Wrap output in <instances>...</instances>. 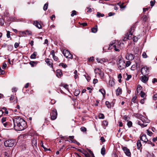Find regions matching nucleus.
Returning <instances> with one entry per match:
<instances>
[{
  "label": "nucleus",
  "instance_id": "obj_1",
  "mask_svg": "<svg viewBox=\"0 0 157 157\" xmlns=\"http://www.w3.org/2000/svg\"><path fill=\"white\" fill-rule=\"evenodd\" d=\"M13 128L17 131H22L26 127L25 121L20 117H16L13 119Z\"/></svg>",
  "mask_w": 157,
  "mask_h": 157
},
{
  "label": "nucleus",
  "instance_id": "obj_2",
  "mask_svg": "<svg viewBox=\"0 0 157 157\" xmlns=\"http://www.w3.org/2000/svg\"><path fill=\"white\" fill-rule=\"evenodd\" d=\"M124 47V44L118 40H115L112 41L109 45V49H111L114 48V50L116 51L119 52L120 49H122Z\"/></svg>",
  "mask_w": 157,
  "mask_h": 157
},
{
  "label": "nucleus",
  "instance_id": "obj_3",
  "mask_svg": "<svg viewBox=\"0 0 157 157\" xmlns=\"http://www.w3.org/2000/svg\"><path fill=\"white\" fill-rule=\"evenodd\" d=\"M118 68L120 70H122L125 68L124 60L122 59H120L117 62Z\"/></svg>",
  "mask_w": 157,
  "mask_h": 157
},
{
  "label": "nucleus",
  "instance_id": "obj_4",
  "mask_svg": "<svg viewBox=\"0 0 157 157\" xmlns=\"http://www.w3.org/2000/svg\"><path fill=\"white\" fill-rule=\"evenodd\" d=\"M134 59L136 64V67H137L140 68L141 66L142 63L140 61V58L138 55H136L134 57Z\"/></svg>",
  "mask_w": 157,
  "mask_h": 157
},
{
  "label": "nucleus",
  "instance_id": "obj_5",
  "mask_svg": "<svg viewBox=\"0 0 157 157\" xmlns=\"http://www.w3.org/2000/svg\"><path fill=\"white\" fill-rule=\"evenodd\" d=\"M15 141L14 140H9L6 141L4 143V145L6 147H12L15 144Z\"/></svg>",
  "mask_w": 157,
  "mask_h": 157
},
{
  "label": "nucleus",
  "instance_id": "obj_6",
  "mask_svg": "<svg viewBox=\"0 0 157 157\" xmlns=\"http://www.w3.org/2000/svg\"><path fill=\"white\" fill-rule=\"evenodd\" d=\"M140 120L138 121L137 122V124L140 125H143L141 122H142L144 124H147V123H149L150 122L149 120L143 116H141L140 117Z\"/></svg>",
  "mask_w": 157,
  "mask_h": 157
},
{
  "label": "nucleus",
  "instance_id": "obj_7",
  "mask_svg": "<svg viewBox=\"0 0 157 157\" xmlns=\"http://www.w3.org/2000/svg\"><path fill=\"white\" fill-rule=\"evenodd\" d=\"M149 68L147 66H145L142 68L141 73L142 75H147L149 74Z\"/></svg>",
  "mask_w": 157,
  "mask_h": 157
},
{
  "label": "nucleus",
  "instance_id": "obj_8",
  "mask_svg": "<svg viewBox=\"0 0 157 157\" xmlns=\"http://www.w3.org/2000/svg\"><path fill=\"white\" fill-rule=\"evenodd\" d=\"M50 116H51V118L52 120L56 119L57 117V113L56 109H54L52 110L50 113Z\"/></svg>",
  "mask_w": 157,
  "mask_h": 157
},
{
  "label": "nucleus",
  "instance_id": "obj_9",
  "mask_svg": "<svg viewBox=\"0 0 157 157\" xmlns=\"http://www.w3.org/2000/svg\"><path fill=\"white\" fill-rule=\"evenodd\" d=\"M63 54L64 56L67 58H72V55L70 54L69 51L67 50H63Z\"/></svg>",
  "mask_w": 157,
  "mask_h": 157
},
{
  "label": "nucleus",
  "instance_id": "obj_10",
  "mask_svg": "<svg viewBox=\"0 0 157 157\" xmlns=\"http://www.w3.org/2000/svg\"><path fill=\"white\" fill-rule=\"evenodd\" d=\"M96 60L98 63L102 64L104 63L107 62L108 61V59L106 58H97Z\"/></svg>",
  "mask_w": 157,
  "mask_h": 157
},
{
  "label": "nucleus",
  "instance_id": "obj_11",
  "mask_svg": "<svg viewBox=\"0 0 157 157\" xmlns=\"http://www.w3.org/2000/svg\"><path fill=\"white\" fill-rule=\"evenodd\" d=\"M122 149L124 151L125 155L128 157H130L131 153L129 150L126 147H124L122 148Z\"/></svg>",
  "mask_w": 157,
  "mask_h": 157
},
{
  "label": "nucleus",
  "instance_id": "obj_12",
  "mask_svg": "<svg viewBox=\"0 0 157 157\" xmlns=\"http://www.w3.org/2000/svg\"><path fill=\"white\" fill-rule=\"evenodd\" d=\"M125 58L126 59L129 61H132L134 57L133 56V55L130 53H127L125 56Z\"/></svg>",
  "mask_w": 157,
  "mask_h": 157
},
{
  "label": "nucleus",
  "instance_id": "obj_13",
  "mask_svg": "<svg viewBox=\"0 0 157 157\" xmlns=\"http://www.w3.org/2000/svg\"><path fill=\"white\" fill-rule=\"evenodd\" d=\"M3 125L5 127L11 128L13 127L12 124L9 122H6L3 124Z\"/></svg>",
  "mask_w": 157,
  "mask_h": 157
},
{
  "label": "nucleus",
  "instance_id": "obj_14",
  "mask_svg": "<svg viewBox=\"0 0 157 157\" xmlns=\"http://www.w3.org/2000/svg\"><path fill=\"white\" fill-rule=\"evenodd\" d=\"M134 29V27H132L131 28L129 31V35L126 39H128V40L132 39V37H131V36H132V33L133 32Z\"/></svg>",
  "mask_w": 157,
  "mask_h": 157
},
{
  "label": "nucleus",
  "instance_id": "obj_15",
  "mask_svg": "<svg viewBox=\"0 0 157 157\" xmlns=\"http://www.w3.org/2000/svg\"><path fill=\"white\" fill-rule=\"evenodd\" d=\"M145 75H143L140 78V80L144 83L146 82L148 80V78Z\"/></svg>",
  "mask_w": 157,
  "mask_h": 157
},
{
  "label": "nucleus",
  "instance_id": "obj_16",
  "mask_svg": "<svg viewBox=\"0 0 157 157\" xmlns=\"http://www.w3.org/2000/svg\"><path fill=\"white\" fill-rule=\"evenodd\" d=\"M21 33L25 36V35H31L32 34V32L28 30H26L25 31H21Z\"/></svg>",
  "mask_w": 157,
  "mask_h": 157
},
{
  "label": "nucleus",
  "instance_id": "obj_17",
  "mask_svg": "<svg viewBox=\"0 0 157 157\" xmlns=\"http://www.w3.org/2000/svg\"><path fill=\"white\" fill-rule=\"evenodd\" d=\"M140 140L145 143L147 142V141H148L146 135H142L140 137Z\"/></svg>",
  "mask_w": 157,
  "mask_h": 157
},
{
  "label": "nucleus",
  "instance_id": "obj_18",
  "mask_svg": "<svg viewBox=\"0 0 157 157\" xmlns=\"http://www.w3.org/2000/svg\"><path fill=\"white\" fill-rule=\"evenodd\" d=\"M33 24L36 27L38 28L39 29H40L41 28V26L40 24L37 21H34L33 22Z\"/></svg>",
  "mask_w": 157,
  "mask_h": 157
},
{
  "label": "nucleus",
  "instance_id": "obj_19",
  "mask_svg": "<svg viewBox=\"0 0 157 157\" xmlns=\"http://www.w3.org/2000/svg\"><path fill=\"white\" fill-rule=\"evenodd\" d=\"M32 145L36 147L37 145V138H33L32 141Z\"/></svg>",
  "mask_w": 157,
  "mask_h": 157
},
{
  "label": "nucleus",
  "instance_id": "obj_20",
  "mask_svg": "<svg viewBox=\"0 0 157 157\" xmlns=\"http://www.w3.org/2000/svg\"><path fill=\"white\" fill-rule=\"evenodd\" d=\"M45 62L47 63L48 65L50 67H52V63L51 62L50 59L48 58L46 59L45 60Z\"/></svg>",
  "mask_w": 157,
  "mask_h": 157
},
{
  "label": "nucleus",
  "instance_id": "obj_21",
  "mask_svg": "<svg viewBox=\"0 0 157 157\" xmlns=\"http://www.w3.org/2000/svg\"><path fill=\"white\" fill-rule=\"evenodd\" d=\"M116 95H119L121 94L122 91V89L121 88L118 87L116 91Z\"/></svg>",
  "mask_w": 157,
  "mask_h": 157
},
{
  "label": "nucleus",
  "instance_id": "obj_22",
  "mask_svg": "<svg viewBox=\"0 0 157 157\" xmlns=\"http://www.w3.org/2000/svg\"><path fill=\"white\" fill-rule=\"evenodd\" d=\"M56 75L57 77H61V75H62V72L61 71V70H58L56 71Z\"/></svg>",
  "mask_w": 157,
  "mask_h": 157
},
{
  "label": "nucleus",
  "instance_id": "obj_23",
  "mask_svg": "<svg viewBox=\"0 0 157 157\" xmlns=\"http://www.w3.org/2000/svg\"><path fill=\"white\" fill-rule=\"evenodd\" d=\"M98 30V27L96 25L94 27L92 28L91 32L93 33H96L97 32Z\"/></svg>",
  "mask_w": 157,
  "mask_h": 157
},
{
  "label": "nucleus",
  "instance_id": "obj_24",
  "mask_svg": "<svg viewBox=\"0 0 157 157\" xmlns=\"http://www.w3.org/2000/svg\"><path fill=\"white\" fill-rule=\"evenodd\" d=\"M141 146L142 144L140 141V140H138L137 142V149H140Z\"/></svg>",
  "mask_w": 157,
  "mask_h": 157
},
{
  "label": "nucleus",
  "instance_id": "obj_25",
  "mask_svg": "<svg viewBox=\"0 0 157 157\" xmlns=\"http://www.w3.org/2000/svg\"><path fill=\"white\" fill-rule=\"evenodd\" d=\"M36 52H34L33 53L31 56L30 58L32 59H34L36 58Z\"/></svg>",
  "mask_w": 157,
  "mask_h": 157
},
{
  "label": "nucleus",
  "instance_id": "obj_26",
  "mask_svg": "<svg viewBox=\"0 0 157 157\" xmlns=\"http://www.w3.org/2000/svg\"><path fill=\"white\" fill-rule=\"evenodd\" d=\"M29 63L33 67L36 65L37 63L36 62L31 61L29 62Z\"/></svg>",
  "mask_w": 157,
  "mask_h": 157
},
{
  "label": "nucleus",
  "instance_id": "obj_27",
  "mask_svg": "<svg viewBox=\"0 0 157 157\" xmlns=\"http://www.w3.org/2000/svg\"><path fill=\"white\" fill-rule=\"evenodd\" d=\"M117 5L119 6L121 8H124L125 7V6L123 5V4L121 2L118 3Z\"/></svg>",
  "mask_w": 157,
  "mask_h": 157
},
{
  "label": "nucleus",
  "instance_id": "obj_28",
  "mask_svg": "<svg viewBox=\"0 0 157 157\" xmlns=\"http://www.w3.org/2000/svg\"><path fill=\"white\" fill-rule=\"evenodd\" d=\"M114 84V81L111 80H110L109 82V85L111 86H113Z\"/></svg>",
  "mask_w": 157,
  "mask_h": 157
},
{
  "label": "nucleus",
  "instance_id": "obj_29",
  "mask_svg": "<svg viewBox=\"0 0 157 157\" xmlns=\"http://www.w3.org/2000/svg\"><path fill=\"white\" fill-rule=\"evenodd\" d=\"M104 16V14L101 13L100 12H98L97 14V16L98 17H103Z\"/></svg>",
  "mask_w": 157,
  "mask_h": 157
},
{
  "label": "nucleus",
  "instance_id": "obj_30",
  "mask_svg": "<svg viewBox=\"0 0 157 157\" xmlns=\"http://www.w3.org/2000/svg\"><path fill=\"white\" fill-rule=\"evenodd\" d=\"M139 95H140V96L142 98H144L145 97V94L144 92L142 90H141Z\"/></svg>",
  "mask_w": 157,
  "mask_h": 157
},
{
  "label": "nucleus",
  "instance_id": "obj_31",
  "mask_svg": "<svg viewBox=\"0 0 157 157\" xmlns=\"http://www.w3.org/2000/svg\"><path fill=\"white\" fill-rule=\"evenodd\" d=\"M147 134L149 136H152L153 133L151 131L147 129Z\"/></svg>",
  "mask_w": 157,
  "mask_h": 157
},
{
  "label": "nucleus",
  "instance_id": "obj_32",
  "mask_svg": "<svg viewBox=\"0 0 157 157\" xmlns=\"http://www.w3.org/2000/svg\"><path fill=\"white\" fill-rule=\"evenodd\" d=\"M142 87L140 85H138L137 87V94L139 92H140V90L142 89Z\"/></svg>",
  "mask_w": 157,
  "mask_h": 157
},
{
  "label": "nucleus",
  "instance_id": "obj_33",
  "mask_svg": "<svg viewBox=\"0 0 157 157\" xmlns=\"http://www.w3.org/2000/svg\"><path fill=\"white\" fill-rule=\"evenodd\" d=\"M122 77V76L121 75V74H119L118 76V78L119 79L118 81L120 83H121L122 82V80H121Z\"/></svg>",
  "mask_w": 157,
  "mask_h": 157
},
{
  "label": "nucleus",
  "instance_id": "obj_34",
  "mask_svg": "<svg viewBox=\"0 0 157 157\" xmlns=\"http://www.w3.org/2000/svg\"><path fill=\"white\" fill-rule=\"evenodd\" d=\"M101 154L104 155L105 154V149L104 147L102 148L101 150Z\"/></svg>",
  "mask_w": 157,
  "mask_h": 157
},
{
  "label": "nucleus",
  "instance_id": "obj_35",
  "mask_svg": "<svg viewBox=\"0 0 157 157\" xmlns=\"http://www.w3.org/2000/svg\"><path fill=\"white\" fill-rule=\"evenodd\" d=\"M99 92H101V93L103 94V96L105 95V90L103 89H100L99 90Z\"/></svg>",
  "mask_w": 157,
  "mask_h": 157
},
{
  "label": "nucleus",
  "instance_id": "obj_36",
  "mask_svg": "<svg viewBox=\"0 0 157 157\" xmlns=\"http://www.w3.org/2000/svg\"><path fill=\"white\" fill-rule=\"evenodd\" d=\"M131 62L129 60L127 61L126 63H125V67H129L131 64Z\"/></svg>",
  "mask_w": 157,
  "mask_h": 157
},
{
  "label": "nucleus",
  "instance_id": "obj_37",
  "mask_svg": "<svg viewBox=\"0 0 157 157\" xmlns=\"http://www.w3.org/2000/svg\"><path fill=\"white\" fill-rule=\"evenodd\" d=\"M59 66H62L64 68H65L67 67V65L66 64H64L63 63H61L59 64Z\"/></svg>",
  "mask_w": 157,
  "mask_h": 157
},
{
  "label": "nucleus",
  "instance_id": "obj_38",
  "mask_svg": "<svg viewBox=\"0 0 157 157\" xmlns=\"http://www.w3.org/2000/svg\"><path fill=\"white\" fill-rule=\"evenodd\" d=\"M155 3V0H152L150 2V6L151 7H153Z\"/></svg>",
  "mask_w": 157,
  "mask_h": 157
},
{
  "label": "nucleus",
  "instance_id": "obj_39",
  "mask_svg": "<svg viewBox=\"0 0 157 157\" xmlns=\"http://www.w3.org/2000/svg\"><path fill=\"white\" fill-rule=\"evenodd\" d=\"M99 118V119H103L104 118V115L102 113H100L98 115Z\"/></svg>",
  "mask_w": 157,
  "mask_h": 157
},
{
  "label": "nucleus",
  "instance_id": "obj_40",
  "mask_svg": "<svg viewBox=\"0 0 157 157\" xmlns=\"http://www.w3.org/2000/svg\"><path fill=\"white\" fill-rule=\"evenodd\" d=\"M139 38L138 37L134 36L132 38V40L133 41L136 42L138 41Z\"/></svg>",
  "mask_w": 157,
  "mask_h": 157
},
{
  "label": "nucleus",
  "instance_id": "obj_41",
  "mask_svg": "<svg viewBox=\"0 0 157 157\" xmlns=\"http://www.w3.org/2000/svg\"><path fill=\"white\" fill-rule=\"evenodd\" d=\"M102 124L105 127L107 126L108 124V122L106 121H103L102 122Z\"/></svg>",
  "mask_w": 157,
  "mask_h": 157
},
{
  "label": "nucleus",
  "instance_id": "obj_42",
  "mask_svg": "<svg viewBox=\"0 0 157 157\" xmlns=\"http://www.w3.org/2000/svg\"><path fill=\"white\" fill-rule=\"evenodd\" d=\"M77 13L76 11L75 10H73L72 12V13L71 14V17H73L74 15H76Z\"/></svg>",
  "mask_w": 157,
  "mask_h": 157
},
{
  "label": "nucleus",
  "instance_id": "obj_43",
  "mask_svg": "<svg viewBox=\"0 0 157 157\" xmlns=\"http://www.w3.org/2000/svg\"><path fill=\"white\" fill-rule=\"evenodd\" d=\"M105 105L107 106V107L109 108H110L111 107V105L109 103V101H106L105 103Z\"/></svg>",
  "mask_w": 157,
  "mask_h": 157
},
{
  "label": "nucleus",
  "instance_id": "obj_44",
  "mask_svg": "<svg viewBox=\"0 0 157 157\" xmlns=\"http://www.w3.org/2000/svg\"><path fill=\"white\" fill-rule=\"evenodd\" d=\"M80 91L78 90H75V92L74 93V94L76 96H77L80 93Z\"/></svg>",
  "mask_w": 157,
  "mask_h": 157
},
{
  "label": "nucleus",
  "instance_id": "obj_45",
  "mask_svg": "<svg viewBox=\"0 0 157 157\" xmlns=\"http://www.w3.org/2000/svg\"><path fill=\"white\" fill-rule=\"evenodd\" d=\"M6 117H3L1 119V122L3 124L4 123H5V122H6Z\"/></svg>",
  "mask_w": 157,
  "mask_h": 157
},
{
  "label": "nucleus",
  "instance_id": "obj_46",
  "mask_svg": "<svg viewBox=\"0 0 157 157\" xmlns=\"http://www.w3.org/2000/svg\"><path fill=\"white\" fill-rule=\"evenodd\" d=\"M136 98H137V96H136V95H135L132 98V102H133L134 103H135L136 102V101H135V100H136Z\"/></svg>",
  "mask_w": 157,
  "mask_h": 157
},
{
  "label": "nucleus",
  "instance_id": "obj_47",
  "mask_svg": "<svg viewBox=\"0 0 157 157\" xmlns=\"http://www.w3.org/2000/svg\"><path fill=\"white\" fill-rule=\"evenodd\" d=\"M48 6V4L47 3H46L44 4L43 7V9L44 10H46L47 9Z\"/></svg>",
  "mask_w": 157,
  "mask_h": 157
},
{
  "label": "nucleus",
  "instance_id": "obj_48",
  "mask_svg": "<svg viewBox=\"0 0 157 157\" xmlns=\"http://www.w3.org/2000/svg\"><path fill=\"white\" fill-rule=\"evenodd\" d=\"M142 18L143 20L144 21H146L147 20V17L146 15H144Z\"/></svg>",
  "mask_w": 157,
  "mask_h": 157
},
{
  "label": "nucleus",
  "instance_id": "obj_49",
  "mask_svg": "<svg viewBox=\"0 0 157 157\" xmlns=\"http://www.w3.org/2000/svg\"><path fill=\"white\" fill-rule=\"evenodd\" d=\"M127 75V78H126V80L127 81L130 78L132 77V76L130 75H128L127 74H126Z\"/></svg>",
  "mask_w": 157,
  "mask_h": 157
},
{
  "label": "nucleus",
  "instance_id": "obj_50",
  "mask_svg": "<svg viewBox=\"0 0 157 157\" xmlns=\"http://www.w3.org/2000/svg\"><path fill=\"white\" fill-rule=\"evenodd\" d=\"M127 125L129 127H131L132 125V123L131 121H128L127 123Z\"/></svg>",
  "mask_w": 157,
  "mask_h": 157
},
{
  "label": "nucleus",
  "instance_id": "obj_51",
  "mask_svg": "<svg viewBox=\"0 0 157 157\" xmlns=\"http://www.w3.org/2000/svg\"><path fill=\"white\" fill-rule=\"evenodd\" d=\"M142 56L143 58H147V55L146 53L145 52H144L143 53Z\"/></svg>",
  "mask_w": 157,
  "mask_h": 157
},
{
  "label": "nucleus",
  "instance_id": "obj_52",
  "mask_svg": "<svg viewBox=\"0 0 157 157\" xmlns=\"http://www.w3.org/2000/svg\"><path fill=\"white\" fill-rule=\"evenodd\" d=\"M80 130L82 132H86V129L84 127H82L80 128Z\"/></svg>",
  "mask_w": 157,
  "mask_h": 157
},
{
  "label": "nucleus",
  "instance_id": "obj_53",
  "mask_svg": "<svg viewBox=\"0 0 157 157\" xmlns=\"http://www.w3.org/2000/svg\"><path fill=\"white\" fill-rule=\"evenodd\" d=\"M6 36L7 38H10V32L9 31H7V33L6 34Z\"/></svg>",
  "mask_w": 157,
  "mask_h": 157
},
{
  "label": "nucleus",
  "instance_id": "obj_54",
  "mask_svg": "<svg viewBox=\"0 0 157 157\" xmlns=\"http://www.w3.org/2000/svg\"><path fill=\"white\" fill-rule=\"evenodd\" d=\"M17 89L16 87H14L12 89V91L13 92H16L17 90Z\"/></svg>",
  "mask_w": 157,
  "mask_h": 157
},
{
  "label": "nucleus",
  "instance_id": "obj_55",
  "mask_svg": "<svg viewBox=\"0 0 157 157\" xmlns=\"http://www.w3.org/2000/svg\"><path fill=\"white\" fill-rule=\"evenodd\" d=\"M7 67V64L6 63H3L2 66V68L3 69H5Z\"/></svg>",
  "mask_w": 157,
  "mask_h": 157
},
{
  "label": "nucleus",
  "instance_id": "obj_56",
  "mask_svg": "<svg viewBox=\"0 0 157 157\" xmlns=\"http://www.w3.org/2000/svg\"><path fill=\"white\" fill-rule=\"evenodd\" d=\"M5 71L4 70H2L1 68H0V75H3L5 73Z\"/></svg>",
  "mask_w": 157,
  "mask_h": 157
},
{
  "label": "nucleus",
  "instance_id": "obj_57",
  "mask_svg": "<svg viewBox=\"0 0 157 157\" xmlns=\"http://www.w3.org/2000/svg\"><path fill=\"white\" fill-rule=\"evenodd\" d=\"M53 57L54 60L56 61H57L58 60V57L55 56H53Z\"/></svg>",
  "mask_w": 157,
  "mask_h": 157
},
{
  "label": "nucleus",
  "instance_id": "obj_58",
  "mask_svg": "<svg viewBox=\"0 0 157 157\" xmlns=\"http://www.w3.org/2000/svg\"><path fill=\"white\" fill-rule=\"evenodd\" d=\"M87 12L88 13H90L92 11V10L91 8H87Z\"/></svg>",
  "mask_w": 157,
  "mask_h": 157
},
{
  "label": "nucleus",
  "instance_id": "obj_59",
  "mask_svg": "<svg viewBox=\"0 0 157 157\" xmlns=\"http://www.w3.org/2000/svg\"><path fill=\"white\" fill-rule=\"evenodd\" d=\"M50 54L52 56V57L55 56L54 51L53 50L51 51V52Z\"/></svg>",
  "mask_w": 157,
  "mask_h": 157
},
{
  "label": "nucleus",
  "instance_id": "obj_60",
  "mask_svg": "<svg viewBox=\"0 0 157 157\" xmlns=\"http://www.w3.org/2000/svg\"><path fill=\"white\" fill-rule=\"evenodd\" d=\"M97 70L99 71H101L100 69H99V68H97L95 69L94 70V71L96 74L97 73H98V72L97 71Z\"/></svg>",
  "mask_w": 157,
  "mask_h": 157
},
{
  "label": "nucleus",
  "instance_id": "obj_61",
  "mask_svg": "<svg viewBox=\"0 0 157 157\" xmlns=\"http://www.w3.org/2000/svg\"><path fill=\"white\" fill-rule=\"evenodd\" d=\"M153 98L154 100H156L157 99V94H155L153 96Z\"/></svg>",
  "mask_w": 157,
  "mask_h": 157
},
{
  "label": "nucleus",
  "instance_id": "obj_62",
  "mask_svg": "<svg viewBox=\"0 0 157 157\" xmlns=\"http://www.w3.org/2000/svg\"><path fill=\"white\" fill-rule=\"evenodd\" d=\"M14 96L13 95H12L10 98V101H11L13 100L14 98Z\"/></svg>",
  "mask_w": 157,
  "mask_h": 157
},
{
  "label": "nucleus",
  "instance_id": "obj_63",
  "mask_svg": "<svg viewBox=\"0 0 157 157\" xmlns=\"http://www.w3.org/2000/svg\"><path fill=\"white\" fill-rule=\"evenodd\" d=\"M157 82V79L156 78H154L152 81V83H155V82Z\"/></svg>",
  "mask_w": 157,
  "mask_h": 157
},
{
  "label": "nucleus",
  "instance_id": "obj_64",
  "mask_svg": "<svg viewBox=\"0 0 157 157\" xmlns=\"http://www.w3.org/2000/svg\"><path fill=\"white\" fill-rule=\"evenodd\" d=\"M4 157H9V155L6 152L4 153Z\"/></svg>",
  "mask_w": 157,
  "mask_h": 157
}]
</instances>
